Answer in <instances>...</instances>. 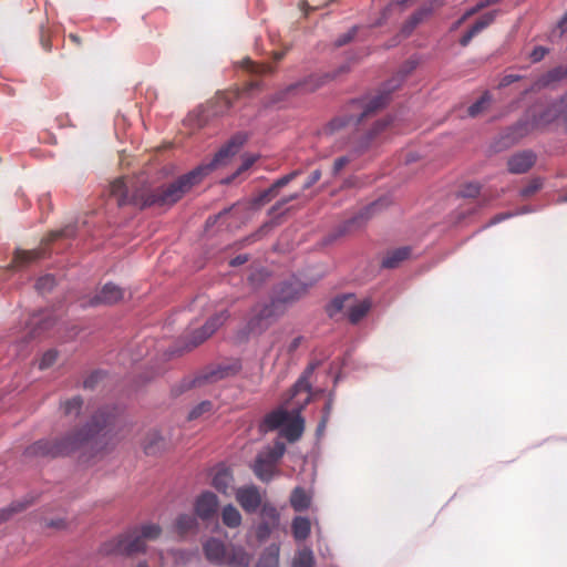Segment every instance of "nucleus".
<instances>
[{
  "label": "nucleus",
  "instance_id": "1",
  "mask_svg": "<svg viewBox=\"0 0 567 567\" xmlns=\"http://www.w3.org/2000/svg\"><path fill=\"white\" fill-rule=\"evenodd\" d=\"M246 141V134L237 133L216 153L209 163L199 165L177 181L158 187L156 190H151L150 186L145 183L137 186L133 179L118 178L111 184V195L120 206L128 204L140 208L152 205L171 206L179 200L194 185L198 184L209 172L227 165Z\"/></svg>",
  "mask_w": 567,
  "mask_h": 567
},
{
  "label": "nucleus",
  "instance_id": "2",
  "mask_svg": "<svg viewBox=\"0 0 567 567\" xmlns=\"http://www.w3.org/2000/svg\"><path fill=\"white\" fill-rule=\"evenodd\" d=\"M115 415L106 411H101L92 417V421L80 432L65 437L61 442L52 443L50 441H38L29 447L28 453L42 456L66 455L83 445L91 447L97 446L110 432L109 427L113 424Z\"/></svg>",
  "mask_w": 567,
  "mask_h": 567
},
{
  "label": "nucleus",
  "instance_id": "3",
  "mask_svg": "<svg viewBox=\"0 0 567 567\" xmlns=\"http://www.w3.org/2000/svg\"><path fill=\"white\" fill-rule=\"evenodd\" d=\"M312 370L313 367L307 369L292 388L291 399L302 395V399L296 402L297 406L291 412L278 409L269 413L260 424L261 431L280 429L281 436L288 441L295 442L300 439L305 430V421L300 415V411L310 401V383L308 379Z\"/></svg>",
  "mask_w": 567,
  "mask_h": 567
},
{
  "label": "nucleus",
  "instance_id": "4",
  "mask_svg": "<svg viewBox=\"0 0 567 567\" xmlns=\"http://www.w3.org/2000/svg\"><path fill=\"white\" fill-rule=\"evenodd\" d=\"M306 290V287L297 284H286L277 298L267 303H257L250 311L246 323L247 333L250 336H260L268 330L279 316V303L292 302L298 299Z\"/></svg>",
  "mask_w": 567,
  "mask_h": 567
},
{
  "label": "nucleus",
  "instance_id": "5",
  "mask_svg": "<svg viewBox=\"0 0 567 567\" xmlns=\"http://www.w3.org/2000/svg\"><path fill=\"white\" fill-rule=\"evenodd\" d=\"M161 534V528L156 524L143 525L140 529H134L118 539L105 544L102 550L105 554H125L132 555L145 549L148 540L156 539Z\"/></svg>",
  "mask_w": 567,
  "mask_h": 567
},
{
  "label": "nucleus",
  "instance_id": "6",
  "mask_svg": "<svg viewBox=\"0 0 567 567\" xmlns=\"http://www.w3.org/2000/svg\"><path fill=\"white\" fill-rule=\"evenodd\" d=\"M286 446L281 442H276L274 446H267L256 457L252 465L255 475L262 482L271 481L279 472L277 464L284 456Z\"/></svg>",
  "mask_w": 567,
  "mask_h": 567
},
{
  "label": "nucleus",
  "instance_id": "7",
  "mask_svg": "<svg viewBox=\"0 0 567 567\" xmlns=\"http://www.w3.org/2000/svg\"><path fill=\"white\" fill-rule=\"evenodd\" d=\"M369 299H357L353 295H343L334 298L329 307L330 316L342 311L352 323L359 322L370 310Z\"/></svg>",
  "mask_w": 567,
  "mask_h": 567
},
{
  "label": "nucleus",
  "instance_id": "8",
  "mask_svg": "<svg viewBox=\"0 0 567 567\" xmlns=\"http://www.w3.org/2000/svg\"><path fill=\"white\" fill-rule=\"evenodd\" d=\"M561 112V102H553L546 109L539 111L538 107L533 111V121L530 123L519 124L515 127L516 137H522L530 128L542 127L551 123Z\"/></svg>",
  "mask_w": 567,
  "mask_h": 567
},
{
  "label": "nucleus",
  "instance_id": "9",
  "mask_svg": "<svg viewBox=\"0 0 567 567\" xmlns=\"http://www.w3.org/2000/svg\"><path fill=\"white\" fill-rule=\"evenodd\" d=\"M229 318L227 310H223L210 317L200 329H194L189 332V347H196L208 339L219 327Z\"/></svg>",
  "mask_w": 567,
  "mask_h": 567
},
{
  "label": "nucleus",
  "instance_id": "10",
  "mask_svg": "<svg viewBox=\"0 0 567 567\" xmlns=\"http://www.w3.org/2000/svg\"><path fill=\"white\" fill-rule=\"evenodd\" d=\"M235 495L239 505L247 513H255L261 506L262 496L255 485L239 487Z\"/></svg>",
  "mask_w": 567,
  "mask_h": 567
},
{
  "label": "nucleus",
  "instance_id": "11",
  "mask_svg": "<svg viewBox=\"0 0 567 567\" xmlns=\"http://www.w3.org/2000/svg\"><path fill=\"white\" fill-rule=\"evenodd\" d=\"M389 101V95L388 93H380L378 94L377 96H374L373 99H371L365 105H364V110L363 112L361 113L360 117L358 118H353V117H350L348 118L347 121H342L340 118H337L334 121L331 122L330 126H331V130H336V128H339L341 126H346V125H349L350 123H353V124H358L359 122L362 121L363 117H367L369 116L371 113L375 112L377 110L383 107Z\"/></svg>",
  "mask_w": 567,
  "mask_h": 567
},
{
  "label": "nucleus",
  "instance_id": "12",
  "mask_svg": "<svg viewBox=\"0 0 567 567\" xmlns=\"http://www.w3.org/2000/svg\"><path fill=\"white\" fill-rule=\"evenodd\" d=\"M203 550L206 559L217 566H224L229 548H227L224 542L217 538H209L203 544Z\"/></svg>",
  "mask_w": 567,
  "mask_h": 567
},
{
  "label": "nucleus",
  "instance_id": "13",
  "mask_svg": "<svg viewBox=\"0 0 567 567\" xmlns=\"http://www.w3.org/2000/svg\"><path fill=\"white\" fill-rule=\"evenodd\" d=\"M218 504V498L214 493L204 492L195 501V513L202 519H209L216 514Z\"/></svg>",
  "mask_w": 567,
  "mask_h": 567
},
{
  "label": "nucleus",
  "instance_id": "14",
  "mask_svg": "<svg viewBox=\"0 0 567 567\" xmlns=\"http://www.w3.org/2000/svg\"><path fill=\"white\" fill-rule=\"evenodd\" d=\"M123 295L124 292L118 286L114 284H106L103 286L101 291L90 301V305H112L121 300Z\"/></svg>",
  "mask_w": 567,
  "mask_h": 567
},
{
  "label": "nucleus",
  "instance_id": "15",
  "mask_svg": "<svg viewBox=\"0 0 567 567\" xmlns=\"http://www.w3.org/2000/svg\"><path fill=\"white\" fill-rule=\"evenodd\" d=\"M535 163V154L530 151H524L513 155L508 159V169L514 174L527 172Z\"/></svg>",
  "mask_w": 567,
  "mask_h": 567
},
{
  "label": "nucleus",
  "instance_id": "16",
  "mask_svg": "<svg viewBox=\"0 0 567 567\" xmlns=\"http://www.w3.org/2000/svg\"><path fill=\"white\" fill-rule=\"evenodd\" d=\"M496 16H497V11H489V12L483 14L475 22V24L461 38L460 43L463 47H466L476 34H478L485 28H487L491 23H493Z\"/></svg>",
  "mask_w": 567,
  "mask_h": 567
},
{
  "label": "nucleus",
  "instance_id": "17",
  "mask_svg": "<svg viewBox=\"0 0 567 567\" xmlns=\"http://www.w3.org/2000/svg\"><path fill=\"white\" fill-rule=\"evenodd\" d=\"M167 446L166 440L157 430L150 431L143 442V450L147 455H156Z\"/></svg>",
  "mask_w": 567,
  "mask_h": 567
},
{
  "label": "nucleus",
  "instance_id": "18",
  "mask_svg": "<svg viewBox=\"0 0 567 567\" xmlns=\"http://www.w3.org/2000/svg\"><path fill=\"white\" fill-rule=\"evenodd\" d=\"M251 557L240 546H231L224 566L227 567H249Z\"/></svg>",
  "mask_w": 567,
  "mask_h": 567
},
{
  "label": "nucleus",
  "instance_id": "19",
  "mask_svg": "<svg viewBox=\"0 0 567 567\" xmlns=\"http://www.w3.org/2000/svg\"><path fill=\"white\" fill-rule=\"evenodd\" d=\"M212 484L218 492L228 494L233 484L230 471L224 466L217 467L213 474Z\"/></svg>",
  "mask_w": 567,
  "mask_h": 567
},
{
  "label": "nucleus",
  "instance_id": "20",
  "mask_svg": "<svg viewBox=\"0 0 567 567\" xmlns=\"http://www.w3.org/2000/svg\"><path fill=\"white\" fill-rule=\"evenodd\" d=\"M312 496L301 487H296L290 495V504L296 512H302L310 507Z\"/></svg>",
  "mask_w": 567,
  "mask_h": 567
},
{
  "label": "nucleus",
  "instance_id": "21",
  "mask_svg": "<svg viewBox=\"0 0 567 567\" xmlns=\"http://www.w3.org/2000/svg\"><path fill=\"white\" fill-rule=\"evenodd\" d=\"M279 545L271 544L265 548L256 567H279Z\"/></svg>",
  "mask_w": 567,
  "mask_h": 567
},
{
  "label": "nucleus",
  "instance_id": "22",
  "mask_svg": "<svg viewBox=\"0 0 567 567\" xmlns=\"http://www.w3.org/2000/svg\"><path fill=\"white\" fill-rule=\"evenodd\" d=\"M292 535L297 542L305 540L311 530V523L307 517L297 516L291 524Z\"/></svg>",
  "mask_w": 567,
  "mask_h": 567
},
{
  "label": "nucleus",
  "instance_id": "23",
  "mask_svg": "<svg viewBox=\"0 0 567 567\" xmlns=\"http://www.w3.org/2000/svg\"><path fill=\"white\" fill-rule=\"evenodd\" d=\"M411 254V249L409 247H401L393 251H391L383 260L382 266L385 268H394L401 261L405 260Z\"/></svg>",
  "mask_w": 567,
  "mask_h": 567
},
{
  "label": "nucleus",
  "instance_id": "24",
  "mask_svg": "<svg viewBox=\"0 0 567 567\" xmlns=\"http://www.w3.org/2000/svg\"><path fill=\"white\" fill-rule=\"evenodd\" d=\"M223 523L229 528H236L241 524V514L233 506L227 505L221 511Z\"/></svg>",
  "mask_w": 567,
  "mask_h": 567
},
{
  "label": "nucleus",
  "instance_id": "25",
  "mask_svg": "<svg viewBox=\"0 0 567 567\" xmlns=\"http://www.w3.org/2000/svg\"><path fill=\"white\" fill-rule=\"evenodd\" d=\"M315 557L309 548L299 549L292 560V567H313Z\"/></svg>",
  "mask_w": 567,
  "mask_h": 567
},
{
  "label": "nucleus",
  "instance_id": "26",
  "mask_svg": "<svg viewBox=\"0 0 567 567\" xmlns=\"http://www.w3.org/2000/svg\"><path fill=\"white\" fill-rule=\"evenodd\" d=\"M567 75V71H565L563 68H556L554 70H550L546 74H544L538 81L537 85L545 87L554 84L555 82L561 80Z\"/></svg>",
  "mask_w": 567,
  "mask_h": 567
},
{
  "label": "nucleus",
  "instance_id": "27",
  "mask_svg": "<svg viewBox=\"0 0 567 567\" xmlns=\"http://www.w3.org/2000/svg\"><path fill=\"white\" fill-rule=\"evenodd\" d=\"M82 399L80 396H74L72 399H69L64 401L61 404V409L66 416H76L82 408Z\"/></svg>",
  "mask_w": 567,
  "mask_h": 567
},
{
  "label": "nucleus",
  "instance_id": "28",
  "mask_svg": "<svg viewBox=\"0 0 567 567\" xmlns=\"http://www.w3.org/2000/svg\"><path fill=\"white\" fill-rule=\"evenodd\" d=\"M261 518L264 522H268L272 524V526L279 525V512L277 508L268 503L262 504L261 506Z\"/></svg>",
  "mask_w": 567,
  "mask_h": 567
},
{
  "label": "nucleus",
  "instance_id": "29",
  "mask_svg": "<svg viewBox=\"0 0 567 567\" xmlns=\"http://www.w3.org/2000/svg\"><path fill=\"white\" fill-rule=\"evenodd\" d=\"M195 526H196V519L190 514H182L176 519V529L181 534L192 530Z\"/></svg>",
  "mask_w": 567,
  "mask_h": 567
},
{
  "label": "nucleus",
  "instance_id": "30",
  "mask_svg": "<svg viewBox=\"0 0 567 567\" xmlns=\"http://www.w3.org/2000/svg\"><path fill=\"white\" fill-rule=\"evenodd\" d=\"M236 368L230 365L219 367L216 370H213L209 374H205L203 379L208 382H215L219 379L226 378L231 373H235Z\"/></svg>",
  "mask_w": 567,
  "mask_h": 567
},
{
  "label": "nucleus",
  "instance_id": "31",
  "mask_svg": "<svg viewBox=\"0 0 567 567\" xmlns=\"http://www.w3.org/2000/svg\"><path fill=\"white\" fill-rule=\"evenodd\" d=\"M430 14H431V9H427V8L421 9L420 11L415 12L411 17V19L406 23V25H404V28H403V32L405 33V35H408L417 23H420L425 17H427Z\"/></svg>",
  "mask_w": 567,
  "mask_h": 567
},
{
  "label": "nucleus",
  "instance_id": "32",
  "mask_svg": "<svg viewBox=\"0 0 567 567\" xmlns=\"http://www.w3.org/2000/svg\"><path fill=\"white\" fill-rule=\"evenodd\" d=\"M40 257L39 251H18L14 257V266L20 267L24 264L31 262Z\"/></svg>",
  "mask_w": 567,
  "mask_h": 567
},
{
  "label": "nucleus",
  "instance_id": "33",
  "mask_svg": "<svg viewBox=\"0 0 567 567\" xmlns=\"http://www.w3.org/2000/svg\"><path fill=\"white\" fill-rule=\"evenodd\" d=\"M55 285V279L52 275H45L38 279L35 284V289L40 293L49 292Z\"/></svg>",
  "mask_w": 567,
  "mask_h": 567
},
{
  "label": "nucleus",
  "instance_id": "34",
  "mask_svg": "<svg viewBox=\"0 0 567 567\" xmlns=\"http://www.w3.org/2000/svg\"><path fill=\"white\" fill-rule=\"evenodd\" d=\"M240 66L251 73H267L270 72V66L266 64H256L249 59H244L240 62Z\"/></svg>",
  "mask_w": 567,
  "mask_h": 567
},
{
  "label": "nucleus",
  "instance_id": "35",
  "mask_svg": "<svg viewBox=\"0 0 567 567\" xmlns=\"http://www.w3.org/2000/svg\"><path fill=\"white\" fill-rule=\"evenodd\" d=\"M296 173H291V174H288L281 178H279L272 188L268 189L267 192H265L262 195H261V198H260V202H264V200H267L268 197L270 196V194L276 189V188H279V187H282L285 185H287L293 177H295Z\"/></svg>",
  "mask_w": 567,
  "mask_h": 567
},
{
  "label": "nucleus",
  "instance_id": "36",
  "mask_svg": "<svg viewBox=\"0 0 567 567\" xmlns=\"http://www.w3.org/2000/svg\"><path fill=\"white\" fill-rule=\"evenodd\" d=\"M301 341H302V337L301 336L293 337L290 340H288L287 342H285L279 348V351L280 352H287L288 354H291V353H293L299 348V346L301 344Z\"/></svg>",
  "mask_w": 567,
  "mask_h": 567
},
{
  "label": "nucleus",
  "instance_id": "37",
  "mask_svg": "<svg viewBox=\"0 0 567 567\" xmlns=\"http://www.w3.org/2000/svg\"><path fill=\"white\" fill-rule=\"evenodd\" d=\"M277 526H272V524L268 523L267 520L266 522H261L258 527H257V530H256V536L259 540H265L266 538H268L271 534V532L276 528Z\"/></svg>",
  "mask_w": 567,
  "mask_h": 567
},
{
  "label": "nucleus",
  "instance_id": "38",
  "mask_svg": "<svg viewBox=\"0 0 567 567\" xmlns=\"http://www.w3.org/2000/svg\"><path fill=\"white\" fill-rule=\"evenodd\" d=\"M58 353L55 350H49L45 353H43L40 362L39 368L41 370L48 369L53 365V363L56 361Z\"/></svg>",
  "mask_w": 567,
  "mask_h": 567
},
{
  "label": "nucleus",
  "instance_id": "39",
  "mask_svg": "<svg viewBox=\"0 0 567 567\" xmlns=\"http://www.w3.org/2000/svg\"><path fill=\"white\" fill-rule=\"evenodd\" d=\"M30 330L27 332L28 336H35L39 330L47 329L49 327L48 322L40 319L38 316H34L30 321Z\"/></svg>",
  "mask_w": 567,
  "mask_h": 567
},
{
  "label": "nucleus",
  "instance_id": "40",
  "mask_svg": "<svg viewBox=\"0 0 567 567\" xmlns=\"http://www.w3.org/2000/svg\"><path fill=\"white\" fill-rule=\"evenodd\" d=\"M488 101L489 100L487 95L482 96L478 101H476L468 107V114L471 116L478 115L486 107Z\"/></svg>",
  "mask_w": 567,
  "mask_h": 567
},
{
  "label": "nucleus",
  "instance_id": "41",
  "mask_svg": "<svg viewBox=\"0 0 567 567\" xmlns=\"http://www.w3.org/2000/svg\"><path fill=\"white\" fill-rule=\"evenodd\" d=\"M258 156L257 155H254V154H246L244 157H243V162L240 164V166L238 167V169L236 171V175H239L241 172H245L247 169H249L254 164L255 162L257 161Z\"/></svg>",
  "mask_w": 567,
  "mask_h": 567
},
{
  "label": "nucleus",
  "instance_id": "42",
  "mask_svg": "<svg viewBox=\"0 0 567 567\" xmlns=\"http://www.w3.org/2000/svg\"><path fill=\"white\" fill-rule=\"evenodd\" d=\"M210 409H212L210 402H208V401L202 402L199 405H197L189 412V419H192V420L196 419V417L200 416L202 414L208 412Z\"/></svg>",
  "mask_w": 567,
  "mask_h": 567
},
{
  "label": "nucleus",
  "instance_id": "43",
  "mask_svg": "<svg viewBox=\"0 0 567 567\" xmlns=\"http://www.w3.org/2000/svg\"><path fill=\"white\" fill-rule=\"evenodd\" d=\"M542 187V181L539 178L533 179L523 190L522 196L527 197L537 192Z\"/></svg>",
  "mask_w": 567,
  "mask_h": 567
},
{
  "label": "nucleus",
  "instance_id": "44",
  "mask_svg": "<svg viewBox=\"0 0 567 567\" xmlns=\"http://www.w3.org/2000/svg\"><path fill=\"white\" fill-rule=\"evenodd\" d=\"M355 31H357V28H352L351 30H349L347 33H344L343 35L339 37L336 41V45L337 47H342L344 44H347L348 42H350L354 34H355Z\"/></svg>",
  "mask_w": 567,
  "mask_h": 567
},
{
  "label": "nucleus",
  "instance_id": "45",
  "mask_svg": "<svg viewBox=\"0 0 567 567\" xmlns=\"http://www.w3.org/2000/svg\"><path fill=\"white\" fill-rule=\"evenodd\" d=\"M74 234V229L71 226L65 227L64 229L56 230L52 233V240L60 238V237H70Z\"/></svg>",
  "mask_w": 567,
  "mask_h": 567
},
{
  "label": "nucleus",
  "instance_id": "46",
  "mask_svg": "<svg viewBox=\"0 0 567 567\" xmlns=\"http://www.w3.org/2000/svg\"><path fill=\"white\" fill-rule=\"evenodd\" d=\"M349 159L346 156L339 157L334 161L333 173L339 174L341 169L348 164Z\"/></svg>",
  "mask_w": 567,
  "mask_h": 567
},
{
  "label": "nucleus",
  "instance_id": "47",
  "mask_svg": "<svg viewBox=\"0 0 567 567\" xmlns=\"http://www.w3.org/2000/svg\"><path fill=\"white\" fill-rule=\"evenodd\" d=\"M546 52V49L543 47L535 48L530 54V58L534 62H538L545 56Z\"/></svg>",
  "mask_w": 567,
  "mask_h": 567
},
{
  "label": "nucleus",
  "instance_id": "48",
  "mask_svg": "<svg viewBox=\"0 0 567 567\" xmlns=\"http://www.w3.org/2000/svg\"><path fill=\"white\" fill-rule=\"evenodd\" d=\"M483 8L482 3L481 2H477L476 6H474L473 8L468 9L463 16H462V20H467L470 17L476 14L478 11H481Z\"/></svg>",
  "mask_w": 567,
  "mask_h": 567
},
{
  "label": "nucleus",
  "instance_id": "49",
  "mask_svg": "<svg viewBox=\"0 0 567 567\" xmlns=\"http://www.w3.org/2000/svg\"><path fill=\"white\" fill-rule=\"evenodd\" d=\"M480 192V187L478 185L476 184H470L466 186V188L464 189L463 192V195L464 196H475L476 194H478Z\"/></svg>",
  "mask_w": 567,
  "mask_h": 567
},
{
  "label": "nucleus",
  "instance_id": "50",
  "mask_svg": "<svg viewBox=\"0 0 567 567\" xmlns=\"http://www.w3.org/2000/svg\"><path fill=\"white\" fill-rule=\"evenodd\" d=\"M390 123V120L389 118H385V120H382V121H379L374 128L372 130V134L373 135H377L379 132L383 131Z\"/></svg>",
  "mask_w": 567,
  "mask_h": 567
},
{
  "label": "nucleus",
  "instance_id": "51",
  "mask_svg": "<svg viewBox=\"0 0 567 567\" xmlns=\"http://www.w3.org/2000/svg\"><path fill=\"white\" fill-rule=\"evenodd\" d=\"M321 173L320 171H313L311 175L309 176V181L306 183L305 187L308 188L312 186L315 183H317L320 179Z\"/></svg>",
  "mask_w": 567,
  "mask_h": 567
},
{
  "label": "nucleus",
  "instance_id": "52",
  "mask_svg": "<svg viewBox=\"0 0 567 567\" xmlns=\"http://www.w3.org/2000/svg\"><path fill=\"white\" fill-rule=\"evenodd\" d=\"M326 410H327V414H329V411H330V404H327ZM327 420H328V415H326V416L322 419V421L319 423V425H318V427H317V433H318V434H322V433H323L324 427H326Z\"/></svg>",
  "mask_w": 567,
  "mask_h": 567
},
{
  "label": "nucleus",
  "instance_id": "53",
  "mask_svg": "<svg viewBox=\"0 0 567 567\" xmlns=\"http://www.w3.org/2000/svg\"><path fill=\"white\" fill-rule=\"evenodd\" d=\"M248 260L246 255H239L236 258L231 259L230 265L231 266H239L245 264Z\"/></svg>",
  "mask_w": 567,
  "mask_h": 567
},
{
  "label": "nucleus",
  "instance_id": "54",
  "mask_svg": "<svg viewBox=\"0 0 567 567\" xmlns=\"http://www.w3.org/2000/svg\"><path fill=\"white\" fill-rule=\"evenodd\" d=\"M499 0H481L480 2L482 3L483 8L487 7V6H491V4H494V3H497Z\"/></svg>",
  "mask_w": 567,
  "mask_h": 567
},
{
  "label": "nucleus",
  "instance_id": "55",
  "mask_svg": "<svg viewBox=\"0 0 567 567\" xmlns=\"http://www.w3.org/2000/svg\"><path fill=\"white\" fill-rule=\"evenodd\" d=\"M465 20H462V17L454 23L452 27L453 30L457 29Z\"/></svg>",
  "mask_w": 567,
  "mask_h": 567
},
{
  "label": "nucleus",
  "instance_id": "56",
  "mask_svg": "<svg viewBox=\"0 0 567 567\" xmlns=\"http://www.w3.org/2000/svg\"><path fill=\"white\" fill-rule=\"evenodd\" d=\"M6 518H7L6 512H2V513L0 514V520H3V519H6Z\"/></svg>",
  "mask_w": 567,
  "mask_h": 567
},
{
  "label": "nucleus",
  "instance_id": "57",
  "mask_svg": "<svg viewBox=\"0 0 567 567\" xmlns=\"http://www.w3.org/2000/svg\"><path fill=\"white\" fill-rule=\"evenodd\" d=\"M281 58H282V53H276V54H275V59H276V60H280Z\"/></svg>",
  "mask_w": 567,
  "mask_h": 567
},
{
  "label": "nucleus",
  "instance_id": "58",
  "mask_svg": "<svg viewBox=\"0 0 567 567\" xmlns=\"http://www.w3.org/2000/svg\"><path fill=\"white\" fill-rule=\"evenodd\" d=\"M505 80H506V83H509V82H513L515 79H514V78H512V76H508V78H506Z\"/></svg>",
  "mask_w": 567,
  "mask_h": 567
},
{
  "label": "nucleus",
  "instance_id": "59",
  "mask_svg": "<svg viewBox=\"0 0 567 567\" xmlns=\"http://www.w3.org/2000/svg\"><path fill=\"white\" fill-rule=\"evenodd\" d=\"M70 38H71L73 41H75V42H78V40H79V39H78V37H76V35H74V34H71V35H70Z\"/></svg>",
  "mask_w": 567,
  "mask_h": 567
},
{
  "label": "nucleus",
  "instance_id": "60",
  "mask_svg": "<svg viewBox=\"0 0 567 567\" xmlns=\"http://www.w3.org/2000/svg\"><path fill=\"white\" fill-rule=\"evenodd\" d=\"M505 217L506 216H498L495 221H499V220L504 219Z\"/></svg>",
  "mask_w": 567,
  "mask_h": 567
},
{
  "label": "nucleus",
  "instance_id": "61",
  "mask_svg": "<svg viewBox=\"0 0 567 567\" xmlns=\"http://www.w3.org/2000/svg\"><path fill=\"white\" fill-rule=\"evenodd\" d=\"M136 567H148V566L146 564H144V563H141Z\"/></svg>",
  "mask_w": 567,
  "mask_h": 567
},
{
  "label": "nucleus",
  "instance_id": "62",
  "mask_svg": "<svg viewBox=\"0 0 567 567\" xmlns=\"http://www.w3.org/2000/svg\"><path fill=\"white\" fill-rule=\"evenodd\" d=\"M84 386H90V381L89 380L84 382Z\"/></svg>",
  "mask_w": 567,
  "mask_h": 567
},
{
  "label": "nucleus",
  "instance_id": "63",
  "mask_svg": "<svg viewBox=\"0 0 567 567\" xmlns=\"http://www.w3.org/2000/svg\"><path fill=\"white\" fill-rule=\"evenodd\" d=\"M563 202H567V194L561 198Z\"/></svg>",
  "mask_w": 567,
  "mask_h": 567
}]
</instances>
